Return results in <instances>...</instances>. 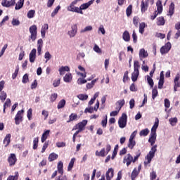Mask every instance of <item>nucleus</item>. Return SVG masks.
Segmentation results:
<instances>
[{
    "label": "nucleus",
    "instance_id": "f257e3e1",
    "mask_svg": "<svg viewBox=\"0 0 180 180\" xmlns=\"http://www.w3.org/2000/svg\"><path fill=\"white\" fill-rule=\"evenodd\" d=\"M86 124H88V121L86 120H84L73 127L72 130H77L78 129V130L76 131L75 133L73 134V136H72L73 143H75V139H77V136H78V134H79L81 131H83V130H85V126H86Z\"/></svg>",
    "mask_w": 180,
    "mask_h": 180
},
{
    "label": "nucleus",
    "instance_id": "f03ea898",
    "mask_svg": "<svg viewBox=\"0 0 180 180\" xmlns=\"http://www.w3.org/2000/svg\"><path fill=\"white\" fill-rule=\"evenodd\" d=\"M158 128V118H156L155 122V124L153 126L150 132V136L148 139L149 143H150L151 146H154V143H155V139H157V129Z\"/></svg>",
    "mask_w": 180,
    "mask_h": 180
},
{
    "label": "nucleus",
    "instance_id": "7ed1b4c3",
    "mask_svg": "<svg viewBox=\"0 0 180 180\" xmlns=\"http://www.w3.org/2000/svg\"><path fill=\"white\" fill-rule=\"evenodd\" d=\"M157 152V145L153 146L149 151L148 154L146 156V161L144 162V166L147 167L148 164L151 163L152 160L154 158L155 155V153Z\"/></svg>",
    "mask_w": 180,
    "mask_h": 180
},
{
    "label": "nucleus",
    "instance_id": "20e7f679",
    "mask_svg": "<svg viewBox=\"0 0 180 180\" xmlns=\"http://www.w3.org/2000/svg\"><path fill=\"white\" fill-rule=\"evenodd\" d=\"M119 127L120 129H124L127 124V115L126 113H122L121 117L118 120Z\"/></svg>",
    "mask_w": 180,
    "mask_h": 180
},
{
    "label": "nucleus",
    "instance_id": "39448f33",
    "mask_svg": "<svg viewBox=\"0 0 180 180\" xmlns=\"http://www.w3.org/2000/svg\"><path fill=\"white\" fill-rule=\"evenodd\" d=\"M30 33L31 34L30 39L34 41L36 39H37V26L36 25H33L30 27Z\"/></svg>",
    "mask_w": 180,
    "mask_h": 180
},
{
    "label": "nucleus",
    "instance_id": "423d86ee",
    "mask_svg": "<svg viewBox=\"0 0 180 180\" xmlns=\"http://www.w3.org/2000/svg\"><path fill=\"white\" fill-rule=\"evenodd\" d=\"M23 113H25V110H23L18 111L15 117V124H20V122H22Z\"/></svg>",
    "mask_w": 180,
    "mask_h": 180
},
{
    "label": "nucleus",
    "instance_id": "0eeeda50",
    "mask_svg": "<svg viewBox=\"0 0 180 180\" xmlns=\"http://www.w3.org/2000/svg\"><path fill=\"white\" fill-rule=\"evenodd\" d=\"M141 171V165H139L138 167V169H137V167H135L133 169V171L131 174V179L136 180V178H137V176H139Z\"/></svg>",
    "mask_w": 180,
    "mask_h": 180
},
{
    "label": "nucleus",
    "instance_id": "6e6552de",
    "mask_svg": "<svg viewBox=\"0 0 180 180\" xmlns=\"http://www.w3.org/2000/svg\"><path fill=\"white\" fill-rule=\"evenodd\" d=\"M67 11L69 12H75L76 13H80L81 15H84V12L82 11H79V8L77 7L72 4H70L67 8Z\"/></svg>",
    "mask_w": 180,
    "mask_h": 180
},
{
    "label": "nucleus",
    "instance_id": "1a4fd4ad",
    "mask_svg": "<svg viewBox=\"0 0 180 180\" xmlns=\"http://www.w3.org/2000/svg\"><path fill=\"white\" fill-rule=\"evenodd\" d=\"M16 161H18V159L16 158V155H15V153L10 154L9 157L8 158V162L10 167H13V165L16 164Z\"/></svg>",
    "mask_w": 180,
    "mask_h": 180
},
{
    "label": "nucleus",
    "instance_id": "9d476101",
    "mask_svg": "<svg viewBox=\"0 0 180 180\" xmlns=\"http://www.w3.org/2000/svg\"><path fill=\"white\" fill-rule=\"evenodd\" d=\"M131 162H133V156L131 154L128 153L124 158L123 163L126 164L127 167H129Z\"/></svg>",
    "mask_w": 180,
    "mask_h": 180
},
{
    "label": "nucleus",
    "instance_id": "9b49d317",
    "mask_svg": "<svg viewBox=\"0 0 180 180\" xmlns=\"http://www.w3.org/2000/svg\"><path fill=\"white\" fill-rule=\"evenodd\" d=\"M1 5L4 8H11V6H13L16 5V1H13L12 0L8 1V0H3L1 1Z\"/></svg>",
    "mask_w": 180,
    "mask_h": 180
},
{
    "label": "nucleus",
    "instance_id": "f8f14e48",
    "mask_svg": "<svg viewBox=\"0 0 180 180\" xmlns=\"http://www.w3.org/2000/svg\"><path fill=\"white\" fill-rule=\"evenodd\" d=\"M71 30L68 31V34H69L70 37H75V34L78 32V27L77 24H75L72 26Z\"/></svg>",
    "mask_w": 180,
    "mask_h": 180
},
{
    "label": "nucleus",
    "instance_id": "ddd939ff",
    "mask_svg": "<svg viewBox=\"0 0 180 180\" xmlns=\"http://www.w3.org/2000/svg\"><path fill=\"white\" fill-rule=\"evenodd\" d=\"M172 45L169 42H167L165 46L160 49L161 54H167L169 50H171Z\"/></svg>",
    "mask_w": 180,
    "mask_h": 180
},
{
    "label": "nucleus",
    "instance_id": "4468645a",
    "mask_svg": "<svg viewBox=\"0 0 180 180\" xmlns=\"http://www.w3.org/2000/svg\"><path fill=\"white\" fill-rule=\"evenodd\" d=\"M113 176H115V170L113 168H109L105 173L106 180H112Z\"/></svg>",
    "mask_w": 180,
    "mask_h": 180
},
{
    "label": "nucleus",
    "instance_id": "2eb2a0df",
    "mask_svg": "<svg viewBox=\"0 0 180 180\" xmlns=\"http://www.w3.org/2000/svg\"><path fill=\"white\" fill-rule=\"evenodd\" d=\"M164 82H165L164 71H162L160 75V79L158 82L159 89H162V86H164Z\"/></svg>",
    "mask_w": 180,
    "mask_h": 180
},
{
    "label": "nucleus",
    "instance_id": "dca6fc26",
    "mask_svg": "<svg viewBox=\"0 0 180 180\" xmlns=\"http://www.w3.org/2000/svg\"><path fill=\"white\" fill-rule=\"evenodd\" d=\"M148 9V3H147V1L142 0L141 3V11L142 13H144Z\"/></svg>",
    "mask_w": 180,
    "mask_h": 180
},
{
    "label": "nucleus",
    "instance_id": "f3484780",
    "mask_svg": "<svg viewBox=\"0 0 180 180\" xmlns=\"http://www.w3.org/2000/svg\"><path fill=\"white\" fill-rule=\"evenodd\" d=\"M41 49H43V39H39L37 41V53L38 56L41 54Z\"/></svg>",
    "mask_w": 180,
    "mask_h": 180
},
{
    "label": "nucleus",
    "instance_id": "a211bd4d",
    "mask_svg": "<svg viewBox=\"0 0 180 180\" xmlns=\"http://www.w3.org/2000/svg\"><path fill=\"white\" fill-rule=\"evenodd\" d=\"M36 49H33L30 53V61L31 63H34V60H36Z\"/></svg>",
    "mask_w": 180,
    "mask_h": 180
},
{
    "label": "nucleus",
    "instance_id": "6ab92c4d",
    "mask_svg": "<svg viewBox=\"0 0 180 180\" xmlns=\"http://www.w3.org/2000/svg\"><path fill=\"white\" fill-rule=\"evenodd\" d=\"M64 167V163H63L62 161H59L58 163V174H60V175H63L64 174V169H63V167Z\"/></svg>",
    "mask_w": 180,
    "mask_h": 180
},
{
    "label": "nucleus",
    "instance_id": "aec40b11",
    "mask_svg": "<svg viewBox=\"0 0 180 180\" xmlns=\"http://www.w3.org/2000/svg\"><path fill=\"white\" fill-rule=\"evenodd\" d=\"M11 134H8L6 135L4 139V144H5L4 147H8L11 143Z\"/></svg>",
    "mask_w": 180,
    "mask_h": 180
},
{
    "label": "nucleus",
    "instance_id": "412c9836",
    "mask_svg": "<svg viewBox=\"0 0 180 180\" xmlns=\"http://www.w3.org/2000/svg\"><path fill=\"white\" fill-rule=\"evenodd\" d=\"M122 39L124 41H130V33L129 31L125 30L122 34Z\"/></svg>",
    "mask_w": 180,
    "mask_h": 180
},
{
    "label": "nucleus",
    "instance_id": "4be33fe9",
    "mask_svg": "<svg viewBox=\"0 0 180 180\" xmlns=\"http://www.w3.org/2000/svg\"><path fill=\"white\" fill-rule=\"evenodd\" d=\"M49 30V24H44L41 29V37H46V31Z\"/></svg>",
    "mask_w": 180,
    "mask_h": 180
},
{
    "label": "nucleus",
    "instance_id": "5701e85b",
    "mask_svg": "<svg viewBox=\"0 0 180 180\" xmlns=\"http://www.w3.org/2000/svg\"><path fill=\"white\" fill-rule=\"evenodd\" d=\"M24 4H25V0H18L17 4H15V11H19V9H22V8H23Z\"/></svg>",
    "mask_w": 180,
    "mask_h": 180
},
{
    "label": "nucleus",
    "instance_id": "b1692460",
    "mask_svg": "<svg viewBox=\"0 0 180 180\" xmlns=\"http://www.w3.org/2000/svg\"><path fill=\"white\" fill-rule=\"evenodd\" d=\"M65 71L68 72L70 71V67L68 66H62L59 68L60 75H64L65 74Z\"/></svg>",
    "mask_w": 180,
    "mask_h": 180
},
{
    "label": "nucleus",
    "instance_id": "393cba45",
    "mask_svg": "<svg viewBox=\"0 0 180 180\" xmlns=\"http://www.w3.org/2000/svg\"><path fill=\"white\" fill-rule=\"evenodd\" d=\"M49 134H50V130H46L42 134V136L41 138V143H44L46 140H47V137H49Z\"/></svg>",
    "mask_w": 180,
    "mask_h": 180
},
{
    "label": "nucleus",
    "instance_id": "a878e982",
    "mask_svg": "<svg viewBox=\"0 0 180 180\" xmlns=\"http://www.w3.org/2000/svg\"><path fill=\"white\" fill-rule=\"evenodd\" d=\"M158 96V86H155L152 89V99H155Z\"/></svg>",
    "mask_w": 180,
    "mask_h": 180
},
{
    "label": "nucleus",
    "instance_id": "bb28decb",
    "mask_svg": "<svg viewBox=\"0 0 180 180\" xmlns=\"http://www.w3.org/2000/svg\"><path fill=\"white\" fill-rule=\"evenodd\" d=\"M139 57L140 58H146V57H148V53L146 51V49H141L139 51Z\"/></svg>",
    "mask_w": 180,
    "mask_h": 180
},
{
    "label": "nucleus",
    "instance_id": "cd10ccee",
    "mask_svg": "<svg viewBox=\"0 0 180 180\" xmlns=\"http://www.w3.org/2000/svg\"><path fill=\"white\" fill-rule=\"evenodd\" d=\"M58 158V155L52 153L49 155L48 160L49 161V162H51L52 161H54L56 160H57Z\"/></svg>",
    "mask_w": 180,
    "mask_h": 180
},
{
    "label": "nucleus",
    "instance_id": "c85d7f7f",
    "mask_svg": "<svg viewBox=\"0 0 180 180\" xmlns=\"http://www.w3.org/2000/svg\"><path fill=\"white\" fill-rule=\"evenodd\" d=\"M64 82H70L72 81V75L71 73L66 74L63 77Z\"/></svg>",
    "mask_w": 180,
    "mask_h": 180
},
{
    "label": "nucleus",
    "instance_id": "c756f323",
    "mask_svg": "<svg viewBox=\"0 0 180 180\" xmlns=\"http://www.w3.org/2000/svg\"><path fill=\"white\" fill-rule=\"evenodd\" d=\"M78 119V115L75 113H72L69 116V120L67 121V123H70V122H74V120H77Z\"/></svg>",
    "mask_w": 180,
    "mask_h": 180
},
{
    "label": "nucleus",
    "instance_id": "7c9ffc66",
    "mask_svg": "<svg viewBox=\"0 0 180 180\" xmlns=\"http://www.w3.org/2000/svg\"><path fill=\"white\" fill-rule=\"evenodd\" d=\"M175 9V4L174 3H171L169 7V13L168 16H172L174 15V11Z\"/></svg>",
    "mask_w": 180,
    "mask_h": 180
},
{
    "label": "nucleus",
    "instance_id": "2f4dec72",
    "mask_svg": "<svg viewBox=\"0 0 180 180\" xmlns=\"http://www.w3.org/2000/svg\"><path fill=\"white\" fill-rule=\"evenodd\" d=\"M105 148L101 149V151H96V157H105L107 155L105 153Z\"/></svg>",
    "mask_w": 180,
    "mask_h": 180
},
{
    "label": "nucleus",
    "instance_id": "473e14b6",
    "mask_svg": "<svg viewBox=\"0 0 180 180\" xmlns=\"http://www.w3.org/2000/svg\"><path fill=\"white\" fill-rule=\"evenodd\" d=\"M139 72L134 70V72L131 74V79L133 82H136L137 81V79L139 78Z\"/></svg>",
    "mask_w": 180,
    "mask_h": 180
},
{
    "label": "nucleus",
    "instance_id": "72a5a7b5",
    "mask_svg": "<svg viewBox=\"0 0 180 180\" xmlns=\"http://www.w3.org/2000/svg\"><path fill=\"white\" fill-rule=\"evenodd\" d=\"M134 146H136V141H134V139H129V148H130V150H133V148H134Z\"/></svg>",
    "mask_w": 180,
    "mask_h": 180
},
{
    "label": "nucleus",
    "instance_id": "f704fd0d",
    "mask_svg": "<svg viewBox=\"0 0 180 180\" xmlns=\"http://www.w3.org/2000/svg\"><path fill=\"white\" fill-rule=\"evenodd\" d=\"M74 162H75V158H72L69 162V165L68 166V171H71L72 168L74 167Z\"/></svg>",
    "mask_w": 180,
    "mask_h": 180
},
{
    "label": "nucleus",
    "instance_id": "c9c22d12",
    "mask_svg": "<svg viewBox=\"0 0 180 180\" xmlns=\"http://www.w3.org/2000/svg\"><path fill=\"white\" fill-rule=\"evenodd\" d=\"M144 29H146V22H141L139 24V33H141V34H143Z\"/></svg>",
    "mask_w": 180,
    "mask_h": 180
},
{
    "label": "nucleus",
    "instance_id": "e433bc0d",
    "mask_svg": "<svg viewBox=\"0 0 180 180\" xmlns=\"http://www.w3.org/2000/svg\"><path fill=\"white\" fill-rule=\"evenodd\" d=\"M148 133H150V130H148V129H142L140 132H139V135L141 136H144L146 137V136H148Z\"/></svg>",
    "mask_w": 180,
    "mask_h": 180
},
{
    "label": "nucleus",
    "instance_id": "4c0bfd02",
    "mask_svg": "<svg viewBox=\"0 0 180 180\" xmlns=\"http://www.w3.org/2000/svg\"><path fill=\"white\" fill-rule=\"evenodd\" d=\"M36 13V11L34 10H30L28 11L27 16L29 19H32V18H34V14Z\"/></svg>",
    "mask_w": 180,
    "mask_h": 180
},
{
    "label": "nucleus",
    "instance_id": "58836bf2",
    "mask_svg": "<svg viewBox=\"0 0 180 180\" xmlns=\"http://www.w3.org/2000/svg\"><path fill=\"white\" fill-rule=\"evenodd\" d=\"M39 146V137L34 138L33 140V150H37Z\"/></svg>",
    "mask_w": 180,
    "mask_h": 180
},
{
    "label": "nucleus",
    "instance_id": "ea45409f",
    "mask_svg": "<svg viewBox=\"0 0 180 180\" xmlns=\"http://www.w3.org/2000/svg\"><path fill=\"white\" fill-rule=\"evenodd\" d=\"M64 106H65V101L64 99H62L59 101L57 108L58 109H63Z\"/></svg>",
    "mask_w": 180,
    "mask_h": 180
},
{
    "label": "nucleus",
    "instance_id": "a19ab883",
    "mask_svg": "<svg viewBox=\"0 0 180 180\" xmlns=\"http://www.w3.org/2000/svg\"><path fill=\"white\" fill-rule=\"evenodd\" d=\"M139 68H140V63L138 60H135L134 62V71L139 72Z\"/></svg>",
    "mask_w": 180,
    "mask_h": 180
},
{
    "label": "nucleus",
    "instance_id": "79ce46f5",
    "mask_svg": "<svg viewBox=\"0 0 180 180\" xmlns=\"http://www.w3.org/2000/svg\"><path fill=\"white\" fill-rule=\"evenodd\" d=\"M147 82H148V84H149L150 88L154 87V81L153 80L151 77H150L148 75L147 76Z\"/></svg>",
    "mask_w": 180,
    "mask_h": 180
},
{
    "label": "nucleus",
    "instance_id": "37998d69",
    "mask_svg": "<svg viewBox=\"0 0 180 180\" xmlns=\"http://www.w3.org/2000/svg\"><path fill=\"white\" fill-rule=\"evenodd\" d=\"M169 122L171 126H175V124H176V123H178V118H176V117L170 118L169 120Z\"/></svg>",
    "mask_w": 180,
    "mask_h": 180
},
{
    "label": "nucleus",
    "instance_id": "c03bdc74",
    "mask_svg": "<svg viewBox=\"0 0 180 180\" xmlns=\"http://www.w3.org/2000/svg\"><path fill=\"white\" fill-rule=\"evenodd\" d=\"M60 9H61V6H58L55 9L54 11L51 13V18H54V16L58 13V11H60Z\"/></svg>",
    "mask_w": 180,
    "mask_h": 180
},
{
    "label": "nucleus",
    "instance_id": "a18cd8bd",
    "mask_svg": "<svg viewBox=\"0 0 180 180\" xmlns=\"http://www.w3.org/2000/svg\"><path fill=\"white\" fill-rule=\"evenodd\" d=\"M96 82V79H94L90 83H87L86 84L87 89H91L94 88V85H95Z\"/></svg>",
    "mask_w": 180,
    "mask_h": 180
},
{
    "label": "nucleus",
    "instance_id": "49530a36",
    "mask_svg": "<svg viewBox=\"0 0 180 180\" xmlns=\"http://www.w3.org/2000/svg\"><path fill=\"white\" fill-rule=\"evenodd\" d=\"M179 75H176L174 79V86L180 88Z\"/></svg>",
    "mask_w": 180,
    "mask_h": 180
},
{
    "label": "nucleus",
    "instance_id": "de8ad7c7",
    "mask_svg": "<svg viewBox=\"0 0 180 180\" xmlns=\"http://www.w3.org/2000/svg\"><path fill=\"white\" fill-rule=\"evenodd\" d=\"M165 25V18L164 17H160L158 19V25L164 26Z\"/></svg>",
    "mask_w": 180,
    "mask_h": 180
},
{
    "label": "nucleus",
    "instance_id": "09e8293b",
    "mask_svg": "<svg viewBox=\"0 0 180 180\" xmlns=\"http://www.w3.org/2000/svg\"><path fill=\"white\" fill-rule=\"evenodd\" d=\"M77 98L80 101H86V99H88V95H86V94H79L77 96Z\"/></svg>",
    "mask_w": 180,
    "mask_h": 180
},
{
    "label": "nucleus",
    "instance_id": "8fccbe9b",
    "mask_svg": "<svg viewBox=\"0 0 180 180\" xmlns=\"http://www.w3.org/2000/svg\"><path fill=\"white\" fill-rule=\"evenodd\" d=\"M58 97V95L57 93L52 94L50 96V101L51 102H56V100Z\"/></svg>",
    "mask_w": 180,
    "mask_h": 180
},
{
    "label": "nucleus",
    "instance_id": "3c124183",
    "mask_svg": "<svg viewBox=\"0 0 180 180\" xmlns=\"http://www.w3.org/2000/svg\"><path fill=\"white\" fill-rule=\"evenodd\" d=\"M122 81L124 83H126L127 81H129V71H125L124 73Z\"/></svg>",
    "mask_w": 180,
    "mask_h": 180
},
{
    "label": "nucleus",
    "instance_id": "603ef678",
    "mask_svg": "<svg viewBox=\"0 0 180 180\" xmlns=\"http://www.w3.org/2000/svg\"><path fill=\"white\" fill-rule=\"evenodd\" d=\"M7 96H8L6 93H5V91H1L0 99L2 102H4L6 99Z\"/></svg>",
    "mask_w": 180,
    "mask_h": 180
},
{
    "label": "nucleus",
    "instance_id": "864d4df0",
    "mask_svg": "<svg viewBox=\"0 0 180 180\" xmlns=\"http://www.w3.org/2000/svg\"><path fill=\"white\" fill-rule=\"evenodd\" d=\"M22 82V84H27L29 82V75L25 74L23 75Z\"/></svg>",
    "mask_w": 180,
    "mask_h": 180
},
{
    "label": "nucleus",
    "instance_id": "5fc2aeb1",
    "mask_svg": "<svg viewBox=\"0 0 180 180\" xmlns=\"http://www.w3.org/2000/svg\"><path fill=\"white\" fill-rule=\"evenodd\" d=\"M19 178V173L16 172L15 176H9L7 180H18Z\"/></svg>",
    "mask_w": 180,
    "mask_h": 180
},
{
    "label": "nucleus",
    "instance_id": "6e6d98bb",
    "mask_svg": "<svg viewBox=\"0 0 180 180\" xmlns=\"http://www.w3.org/2000/svg\"><path fill=\"white\" fill-rule=\"evenodd\" d=\"M88 8H89V4H88L87 3H85V4H82L79 6V10L84 11V9H88Z\"/></svg>",
    "mask_w": 180,
    "mask_h": 180
},
{
    "label": "nucleus",
    "instance_id": "4d7b16f0",
    "mask_svg": "<svg viewBox=\"0 0 180 180\" xmlns=\"http://www.w3.org/2000/svg\"><path fill=\"white\" fill-rule=\"evenodd\" d=\"M133 8V6L129 5L126 10L127 16H130L131 15V9Z\"/></svg>",
    "mask_w": 180,
    "mask_h": 180
},
{
    "label": "nucleus",
    "instance_id": "13d9d810",
    "mask_svg": "<svg viewBox=\"0 0 180 180\" xmlns=\"http://www.w3.org/2000/svg\"><path fill=\"white\" fill-rule=\"evenodd\" d=\"M91 30H92V26L89 25L86 26L84 29L80 31V33H85V32H91Z\"/></svg>",
    "mask_w": 180,
    "mask_h": 180
},
{
    "label": "nucleus",
    "instance_id": "bf43d9fd",
    "mask_svg": "<svg viewBox=\"0 0 180 180\" xmlns=\"http://www.w3.org/2000/svg\"><path fill=\"white\" fill-rule=\"evenodd\" d=\"M117 103H118L119 105V110H120V109H122V108H123V106H124V103H125V101H124V99H122V100H120L117 102Z\"/></svg>",
    "mask_w": 180,
    "mask_h": 180
},
{
    "label": "nucleus",
    "instance_id": "052dcab7",
    "mask_svg": "<svg viewBox=\"0 0 180 180\" xmlns=\"http://www.w3.org/2000/svg\"><path fill=\"white\" fill-rule=\"evenodd\" d=\"M133 23H134L135 27H139V17L134 16L133 18Z\"/></svg>",
    "mask_w": 180,
    "mask_h": 180
},
{
    "label": "nucleus",
    "instance_id": "680f3d73",
    "mask_svg": "<svg viewBox=\"0 0 180 180\" xmlns=\"http://www.w3.org/2000/svg\"><path fill=\"white\" fill-rule=\"evenodd\" d=\"M157 179V173L154 171L150 173V180H154Z\"/></svg>",
    "mask_w": 180,
    "mask_h": 180
},
{
    "label": "nucleus",
    "instance_id": "e2e57ef3",
    "mask_svg": "<svg viewBox=\"0 0 180 180\" xmlns=\"http://www.w3.org/2000/svg\"><path fill=\"white\" fill-rule=\"evenodd\" d=\"M32 112L33 110H32V108H30L27 112V117L30 120H32Z\"/></svg>",
    "mask_w": 180,
    "mask_h": 180
},
{
    "label": "nucleus",
    "instance_id": "0e129e2a",
    "mask_svg": "<svg viewBox=\"0 0 180 180\" xmlns=\"http://www.w3.org/2000/svg\"><path fill=\"white\" fill-rule=\"evenodd\" d=\"M77 84L78 85H82L83 84H86V79L84 78H79L77 79Z\"/></svg>",
    "mask_w": 180,
    "mask_h": 180
},
{
    "label": "nucleus",
    "instance_id": "69168bd1",
    "mask_svg": "<svg viewBox=\"0 0 180 180\" xmlns=\"http://www.w3.org/2000/svg\"><path fill=\"white\" fill-rule=\"evenodd\" d=\"M94 50L96 53H98V54L102 53V50H101V48L96 44L94 45Z\"/></svg>",
    "mask_w": 180,
    "mask_h": 180
},
{
    "label": "nucleus",
    "instance_id": "338daca9",
    "mask_svg": "<svg viewBox=\"0 0 180 180\" xmlns=\"http://www.w3.org/2000/svg\"><path fill=\"white\" fill-rule=\"evenodd\" d=\"M61 79H58L57 80H54L53 85L54 88H57V86H60V83Z\"/></svg>",
    "mask_w": 180,
    "mask_h": 180
},
{
    "label": "nucleus",
    "instance_id": "774afa93",
    "mask_svg": "<svg viewBox=\"0 0 180 180\" xmlns=\"http://www.w3.org/2000/svg\"><path fill=\"white\" fill-rule=\"evenodd\" d=\"M132 39H133V41L134 43H137V34H136V30H133L132 32Z\"/></svg>",
    "mask_w": 180,
    "mask_h": 180
}]
</instances>
